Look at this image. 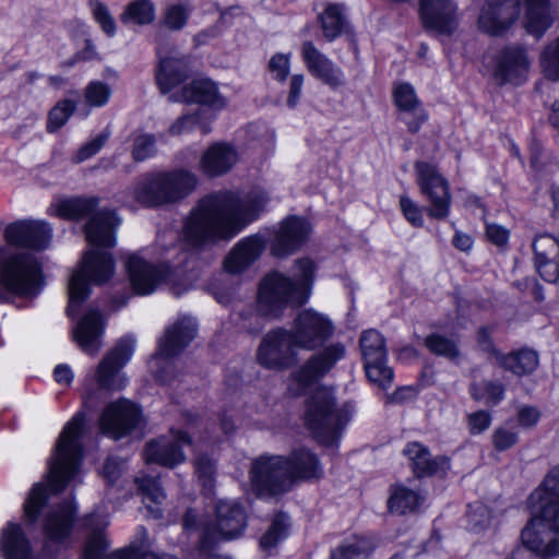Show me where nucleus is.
<instances>
[{
  "instance_id": "60",
  "label": "nucleus",
  "mask_w": 559,
  "mask_h": 559,
  "mask_svg": "<svg viewBox=\"0 0 559 559\" xmlns=\"http://www.w3.org/2000/svg\"><path fill=\"white\" fill-rule=\"evenodd\" d=\"M491 415L487 411H477L467 416V427L472 435H479L491 425Z\"/></svg>"
},
{
  "instance_id": "12",
  "label": "nucleus",
  "mask_w": 559,
  "mask_h": 559,
  "mask_svg": "<svg viewBox=\"0 0 559 559\" xmlns=\"http://www.w3.org/2000/svg\"><path fill=\"white\" fill-rule=\"evenodd\" d=\"M247 526V514L241 504L234 500H221L215 507V521L202 527V550L215 540H230L240 537Z\"/></svg>"
},
{
  "instance_id": "9",
  "label": "nucleus",
  "mask_w": 559,
  "mask_h": 559,
  "mask_svg": "<svg viewBox=\"0 0 559 559\" xmlns=\"http://www.w3.org/2000/svg\"><path fill=\"white\" fill-rule=\"evenodd\" d=\"M197 323L191 317H181L167 328L158 342V350L150 361L157 381L168 383L174 379L171 357L179 354L194 338Z\"/></svg>"
},
{
  "instance_id": "42",
  "label": "nucleus",
  "mask_w": 559,
  "mask_h": 559,
  "mask_svg": "<svg viewBox=\"0 0 559 559\" xmlns=\"http://www.w3.org/2000/svg\"><path fill=\"white\" fill-rule=\"evenodd\" d=\"M321 28L328 40H333L341 35L345 26L344 7L329 4L320 15Z\"/></svg>"
},
{
  "instance_id": "7",
  "label": "nucleus",
  "mask_w": 559,
  "mask_h": 559,
  "mask_svg": "<svg viewBox=\"0 0 559 559\" xmlns=\"http://www.w3.org/2000/svg\"><path fill=\"white\" fill-rule=\"evenodd\" d=\"M296 280L272 272L260 283L258 306L264 314L277 316L284 308L305 304L310 294L313 263L301 259L296 263Z\"/></svg>"
},
{
  "instance_id": "59",
  "label": "nucleus",
  "mask_w": 559,
  "mask_h": 559,
  "mask_svg": "<svg viewBox=\"0 0 559 559\" xmlns=\"http://www.w3.org/2000/svg\"><path fill=\"white\" fill-rule=\"evenodd\" d=\"M289 53H275L269 62V70L272 76L280 82H284L290 69Z\"/></svg>"
},
{
  "instance_id": "3",
  "label": "nucleus",
  "mask_w": 559,
  "mask_h": 559,
  "mask_svg": "<svg viewBox=\"0 0 559 559\" xmlns=\"http://www.w3.org/2000/svg\"><path fill=\"white\" fill-rule=\"evenodd\" d=\"M265 202V197L260 193L245 198L231 191L209 194L187 218L183 237L191 246L230 239L258 217Z\"/></svg>"
},
{
  "instance_id": "13",
  "label": "nucleus",
  "mask_w": 559,
  "mask_h": 559,
  "mask_svg": "<svg viewBox=\"0 0 559 559\" xmlns=\"http://www.w3.org/2000/svg\"><path fill=\"white\" fill-rule=\"evenodd\" d=\"M296 349L288 330L274 329L262 337L257 349V361L269 370H286L297 361Z\"/></svg>"
},
{
  "instance_id": "56",
  "label": "nucleus",
  "mask_w": 559,
  "mask_h": 559,
  "mask_svg": "<svg viewBox=\"0 0 559 559\" xmlns=\"http://www.w3.org/2000/svg\"><path fill=\"white\" fill-rule=\"evenodd\" d=\"M195 473L205 488H211L216 472L215 463L207 455L200 454L195 459Z\"/></svg>"
},
{
  "instance_id": "38",
  "label": "nucleus",
  "mask_w": 559,
  "mask_h": 559,
  "mask_svg": "<svg viewBox=\"0 0 559 559\" xmlns=\"http://www.w3.org/2000/svg\"><path fill=\"white\" fill-rule=\"evenodd\" d=\"M156 5L152 0H133L129 2L120 14L124 25L145 26L155 21Z\"/></svg>"
},
{
  "instance_id": "53",
  "label": "nucleus",
  "mask_w": 559,
  "mask_h": 559,
  "mask_svg": "<svg viewBox=\"0 0 559 559\" xmlns=\"http://www.w3.org/2000/svg\"><path fill=\"white\" fill-rule=\"evenodd\" d=\"M90 8L95 21L99 24L104 33L109 37L116 34V22L108 8L99 0H90Z\"/></svg>"
},
{
  "instance_id": "29",
  "label": "nucleus",
  "mask_w": 559,
  "mask_h": 559,
  "mask_svg": "<svg viewBox=\"0 0 559 559\" xmlns=\"http://www.w3.org/2000/svg\"><path fill=\"white\" fill-rule=\"evenodd\" d=\"M0 555L2 559H33L31 542L20 524L8 523L2 528Z\"/></svg>"
},
{
  "instance_id": "25",
  "label": "nucleus",
  "mask_w": 559,
  "mask_h": 559,
  "mask_svg": "<svg viewBox=\"0 0 559 559\" xmlns=\"http://www.w3.org/2000/svg\"><path fill=\"white\" fill-rule=\"evenodd\" d=\"M420 16L427 28L451 34L457 25L456 5L451 0H420Z\"/></svg>"
},
{
  "instance_id": "58",
  "label": "nucleus",
  "mask_w": 559,
  "mask_h": 559,
  "mask_svg": "<svg viewBox=\"0 0 559 559\" xmlns=\"http://www.w3.org/2000/svg\"><path fill=\"white\" fill-rule=\"evenodd\" d=\"M519 440L518 432L507 427H498L491 436V441L496 450L506 451L516 444Z\"/></svg>"
},
{
  "instance_id": "19",
  "label": "nucleus",
  "mask_w": 559,
  "mask_h": 559,
  "mask_svg": "<svg viewBox=\"0 0 559 559\" xmlns=\"http://www.w3.org/2000/svg\"><path fill=\"white\" fill-rule=\"evenodd\" d=\"M520 14V0H484L477 26L487 35L500 37L515 25Z\"/></svg>"
},
{
  "instance_id": "31",
  "label": "nucleus",
  "mask_w": 559,
  "mask_h": 559,
  "mask_svg": "<svg viewBox=\"0 0 559 559\" xmlns=\"http://www.w3.org/2000/svg\"><path fill=\"white\" fill-rule=\"evenodd\" d=\"M523 25L528 34L540 38L554 22L550 0H523Z\"/></svg>"
},
{
  "instance_id": "37",
  "label": "nucleus",
  "mask_w": 559,
  "mask_h": 559,
  "mask_svg": "<svg viewBox=\"0 0 559 559\" xmlns=\"http://www.w3.org/2000/svg\"><path fill=\"white\" fill-rule=\"evenodd\" d=\"M114 559H177L173 556H159L152 551V544L144 527L136 531L133 542L127 548L117 550Z\"/></svg>"
},
{
  "instance_id": "1",
  "label": "nucleus",
  "mask_w": 559,
  "mask_h": 559,
  "mask_svg": "<svg viewBox=\"0 0 559 559\" xmlns=\"http://www.w3.org/2000/svg\"><path fill=\"white\" fill-rule=\"evenodd\" d=\"M97 206L98 199L94 197L66 199L55 205L56 215L66 219H81L93 214L85 225L86 240L92 248L84 253L69 282V316L75 314L90 295V283L104 284L115 272L112 257L106 250L116 245L115 231L120 219L109 210L95 212Z\"/></svg>"
},
{
  "instance_id": "50",
  "label": "nucleus",
  "mask_w": 559,
  "mask_h": 559,
  "mask_svg": "<svg viewBox=\"0 0 559 559\" xmlns=\"http://www.w3.org/2000/svg\"><path fill=\"white\" fill-rule=\"evenodd\" d=\"M540 67L546 78L552 81L559 80V37L543 50Z\"/></svg>"
},
{
  "instance_id": "62",
  "label": "nucleus",
  "mask_w": 559,
  "mask_h": 559,
  "mask_svg": "<svg viewBox=\"0 0 559 559\" xmlns=\"http://www.w3.org/2000/svg\"><path fill=\"white\" fill-rule=\"evenodd\" d=\"M536 270L539 275L549 283L559 280V257L555 259H545L535 261Z\"/></svg>"
},
{
  "instance_id": "10",
  "label": "nucleus",
  "mask_w": 559,
  "mask_h": 559,
  "mask_svg": "<svg viewBox=\"0 0 559 559\" xmlns=\"http://www.w3.org/2000/svg\"><path fill=\"white\" fill-rule=\"evenodd\" d=\"M305 421L320 441L335 440L345 421L335 408L334 394L330 389L320 386L313 391L306 407Z\"/></svg>"
},
{
  "instance_id": "34",
  "label": "nucleus",
  "mask_w": 559,
  "mask_h": 559,
  "mask_svg": "<svg viewBox=\"0 0 559 559\" xmlns=\"http://www.w3.org/2000/svg\"><path fill=\"white\" fill-rule=\"evenodd\" d=\"M103 318L98 311H90L76 325L74 338L79 346L88 354H95L100 347Z\"/></svg>"
},
{
  "instance_id": "20",
  "label": "nucleus",
  "mask_w": 559,
  "mask_h": 559,
  "mask_svg": "<svg viewBox=\"0 0 559 559\" xmlns=\"http://www.w3.org/2000/svg\"><path fill=\"white\" fill-rule=\"evenodd\" d=\"M190 444L191 440L185 432L171 430L169 436H163L148 442L144 457L147 463L173 468L186 461L183 447Z\"/></svg>"
},
{
  "instance_id": "14",
  "label": "nucleus",
  "mask_w": 559,
  "mask_h": 559,
  "mask_svg": "<svg viewBox=\"0 0 559 559\" xmlns=\"http://www.w3.org/2000/svg\"><path fill=\"white\" fill-rule=\"evenodd\" d=\"M415 173L420 192L430 202L429 216L437 219L448 217L451 194L447 179L438 171L436 166L427 162H417Z\"/></svg>"
},
{
  "instance_id": "17",
  "label": "nucleus",
  "mask_w": 559,
  "mask_h": 559,
  "mask_svg": "<svg viewBox=\"0 0 559 559\" xmlns=\"http://www.w3.org/2000/svg\"><path fill=\"white\" fill-rule=\"evenodd\" d=\"M359 344L368 379L382 388L390 385L393 370L386 365L388 352L383 336L370 329L362 332Z\"/></svg>"
},
{
  "instance_id": "6",
  "label": "nucleus",
  "mask_w": 559,
  "mask_h": 559,
  "mask_svg": "<svg viewBox=\"0 0 559 559\" xmlns=\"http://www.w3.org/2000/svg\"><path fill=\"white\" fill-rule=\"evenodd\" d=\"M194 253L182 251L178 261L153 265L138 254L128 259L127 271L134 292L139 295L153 293L162 283L169 285L176 296L189 290L199 277Z\"/></svg>"
},
{
  "instance_id": "55",
  "label": "nucleus",
  "mask_w": 559,
  "mask_h": 559,
  "mask_svg": "<svg viewBox=\"0 0 559 559\" xmlns=\"http://www.w3.org/2000/svg\"><path fill=\"white\" fill-rule=\"evenodd\" d=\"M156 141L151 134H140L135 138L132 155L136 162L152 157L156 152Z\"/></svg>"
},
{
  "instance_id": "36",
  "label": "nucleus",
  "mask_w": 559,
  "mask_h": 559,
  "mask_svg": "<svg viewBox=\"0 0 559 559\" xmlns=\"http://www.w3.org/2000/svg\"><path fill=\"white\" fill-rule=\"evenodd\" d=\"M404 453L412 461L414 472L418 476L430 475L440 468L445 469L449 467V460L447 457H439L432 460L428 450L419 443H409Z\"/></svg>"
},
{
  "instance_id": "32",
  "label": "nucleus",
  "mask_w": 559,
  "mask_h": 559,
  "mask_svg": "<svg viewBox=\"0 0 559 559\" xmlns=\"http://www.w3.org/2000/svg\"><path fill=\"white\" fill-rule=\"evenodd\" d=\"M188 64L183 58L165 57L159 59L156 82L163 94L171 93L188 78Z\"/></svg>"
},
{
  "instance_id": "47",
  "label": "nucleus",
  "mask_w": 559,
  "mask_h": 559,
  "mask_svg": "<svg viewBox=\"0 0 559 559\" xmlns=\"http://www.w3.org/2000/svg\"><path fill=\"white\" fill-rule=\"evenodd\" d=\"M425 344L431 353L447 359L454 360L460 356L457 341L454 338L435 333L426 337Z\"/></svg>"
},
{
  "instance_id": "39",
  "label": "nucleus",
  "mask_w": 559,
  "mask_h": 559,
  "mask_svg": "<svg viewBox=\"0 0 559 559\" xmlns=\"http://www.w3.org/2000/svg\"><path fill=\"white\" fill-rule=\"evenodd\" d=\"M498 365L518 376L533 372L538 366V355L534 350L523 349L498 356Z\"/></svg>"
},
{
  "instance_id": "26",
  "label": "nucleus",
  "mask_w": 559,
  "mask_h": 559,
  "mask_svg": "<svg viewBox=\"0 0 559 559\" xmlns=\"http://www.w3.org/2000/svg\"><path fill=\"white\" fill-rule=\"evenodd\" d=\"M171 102L197 103L221 110L226 99L221 95L216 84L207 79H199L186 85L180 92L170 94Z\"/></svg>"
},
{
  "instance_id": "11",
  "label": "nucleus",
  "mask_w": 559,
  "mask_h": 559,
  "mask_svg": "<svg viewBox=\"0 0 559 559\" xmlns=\"http://www.w3.org/2000/svg\"><path fill=\"white\" fill-rule=\"evenodd\" d=\"M286 456L263 454L254 459L250 467L253 488L260 496H277L288 491L290 478Z\"/></svg>"
},
{
  "instance_id": "51",
  "label": "nucleus",
  "mask_w": 559,
  "mask_h": 559,
  "mask_svg": "<svg viewBox=\"0 0 559 559\" xmlns=\"http://www.w3.org/2000/svg\"><path fill=\"white\" fill-rule=\"evenodd\" d=\"M76 108L75 102L71 99L60 100L49 112L47 129L49 132L61 128Z\"/></svg>"
},
{
  "instance_id": "49",
  "label": "nucleus",
  "mask_w": 559,
  "mask_h": 559,
  "mask_svg": "<svg viewBox=\"0 0 559 559\" xmlns=\"http://www.w3.org/2000/svg\"><path fill=\"white\" fill-rule=\"evenodd\" d=\"M394 102L401 115L411 114L421 107L414 87L408 83H399L394 87Z\"/></svg>"
},
{
  "instance_id": "40",
  "label": "nucleus",
  "mask_w": 559,
  "mask_h": 559,
  "mask_svg": "<svg viewBox=\"0 0 559 559\" xmlns=\"http://www.w3.org/2000/svg\"><path fill=\"white\" fill-rule=\"evenodd\" d=\"M213 117L207 115L205 110L198 109L194 112L185 114L179 117L170 127L171 135H181L192 132L197 127L203 134L211 131V122Z\"/></svg>"
},
{
  "instance_id": "2",
  "label": "nucleus",
  "mask_w": 559,
  "mask_h": 559,
  "mask_svg": "<svg viewBox=\"0 0 559 559\" xmlns=\"http://www.w3.org/2000/svg\"><path fill=\"white\" fill-rule=\"evenodd\" d=\"M52 237L50 225L43 221H20L4 230L5 245L0 246V300L11 295L33 297L44 286L36 257L25 249L45 250Z\"/></svg>"
},
{
  "instance_id": "8",
  "label": "nucleus",
  "mask_w": 559,
  "mask_h": 559,
  "mask_svg": "<svg viewBox=\"0 0 559 559\" xmlns=\"http://www.w3.org/2000/svg\"><path fill=\"white\" fill-rule=\"evenodd\" d=\"M197 183V176L185 169L146 173L130 189V195L140 205L159 206L185 199Z\"/></svg>"
},
{
  "instance_id": "46",
  "label": "nucleus",
  "mask_w": 559,
  "mask_h": 559,
  "mask_svg": "<svg viewBox=\"0 0 559 559\" xmlns=\"http://www.w3.org/2000/svg\"><path fill=\"white\" fill-rule=\"evenodd\" d=\"M192 12L189 4L176 2L166 5L163 10L162 24L169 31L182 29Z\"/></svg>"
},
{
  "instance_id": "44",
  "label": "nucleus",
  "mask_w": 559,
  "mask_h": 559,
  "mask_svg": "<svg viewBox=\"0 0 559 559\" xmlns=\"http://www.w3.org/2000/svg\"><path fill=\"white\" fill-rule=\"evenodd\" d=\"M135 484L138 486V489L143 495L144 500H148V501L153 502L154 504H156V508L147 506L151 513L155 518L160 516V510H159L158 506L164 503V501L166 499V495H165L164 490L160 488L157 479L154 477H151V476H140V477H136Z\"/></svg>"
},
{
  "instance_id": "21",
  "label": "nucleus",
  "mask_w": 559,
  "mask_h": 559,
  "mask_svg": "<svg viewBox=\"0 0 559 559\" xmlns=\"http://www.w3.org/2000/svg\"><path fill=\"white\" fill-rule=\"evenodd\" d=\"M301 58L309 73L323 84L333 90L345 85L346 78L343 70L322 53L312 41L302 43Z\"/></svg>"
},
{
  "instance_id": "27",
  "label": "nucleus",
  "mask_w": 559,
  "mask_h": 559,
  "mask_svg": "<svg viewBox=\"0 0 559 559\" xmlns=\"http://www.w3.org/2000/svg\"><path fill=\"white\" fill-rule=\"evenodd\" d=\"M239 159L237 150L225 142H217L207 147L201 156L200 169L210 177L228 173Z\"/></svg>"
},
{
  "instance_id": "16",
  "label": "nucleus",
  "mask_w": 559,
  "mask_h": 559,
  "mask_svg": "<svg viewBox=\"0 0 559 559\" xmlns=\"http://www.w3.org/2000/svg\"><path fill=\"white\" fill-rule=\"evenodd\" d=\"M288 332L298 349L312 350L333 335L334 324L321 312L305 310L296 317Z\"/></svg>"
},
{
  "instance_id": "64",
  "label": "nucleus",
  "mask_w": 559,
  "mask_h": 559,
  "mask_svg": "<svg viewBox=\"0 0 559 559\" xmlns=\"http://www.w3.org/2000/svg\"><path fill=\"white\" fill-rule=\"evenodd\" d=\"M477 346L478 348L489 354L498 364V356H503L496 347L490 337V331L487 328H480L477 331Z\"/></svg>"
},
{
  "instance_id": "23",
  "label": "nucleus",
  "mask_w": 559,
  "mask_h": 559,
  "mask_svg": "<svg viewBox=\"0 0 559 559\" xmlns=\"http://www.w3.org/2000/svg\"><path fill=\"white\" fill-rule=\"evenodd\" d=\"M311 231L309 223L301 217L290 216L284 219L275 233L272 253L285 257L295 252L308 239Z\"/></svg>"
},
{
  "instance_id": "43",
  "label": "nucleus",
  "mask_w": 559,
  "mask_h": 559,
  "mask_svg": "<svg viewBox=\"0 0 559 559\" xmlns=\"http://www.w3.org/2000/svg\"><path fill=\"white\" fill-rule=\"evenodd\" d=\"M418 495L402 485L391 488V495L388 501L389 509L393 513L405 514L412 512L418 506Z\"/></svg>"
},
{
  "instance_id": "33",
  "label": "nucleus",
  "mask_w": 559,
  "mask_h": 559,
  "mask_svg": "<svg viewBox=\"0 0 559 559\" xmlns=\"http://www.w3.org/2000/svg\"><path fill=\"white\" fill-rule=\"evenodd\" d=\"M290 487L297 479H312L322 476V466L314 453L306 448L293 451L288 456Z\"/></svg>"
},
{
  "instance_id": "4",
  "label": "nucleus",
  "mask_w": 559,
  "mask_h": 559,
  "mask_svg": "<svg viewBox=\"0 0 559 559\" xmlns=\"http://www.w3.org/2000/svg\"><path fill=\"white\" fill-rule=\"evenodd\" d=\"M85 415L76 413L64 426L57 441L55 452L49 461L48 488L35 484L23 504V519L28 525L37 522L41 509L46 506L49 492L62 491L80 471L83 449L80 437L84 427Z\"/></svg>"
},
{
  "instance_id": "61",
  "label": "nucleus",
  "mask_w": 559,
  "mask_h": 559,
  "mask_svg": "<svg viewBox=\"0 0 559 559\" xmlns=\"http://www.w3.org/2000/svg\"><path fill=\"white\" fill-rule=\"evenodd\" d=\"M107 138L108 135L106 134L97 135L91 142L84 144L80 150H78L76 153L73 155L72 160L74 163H82L85 159L92 157L104 146L105 142L107 141Z\"/></svg>"
},
{
  "instance_id": "52",
  "label": "nucleus",
  "mask_w": 559,
  "mask_h": 559,
  "mask_svg": "<svg viewBox=\"0 0 559 559\" xmlns=\"http://www.w3.org/2000/svg\"><path fill=\"white\" fill-rule=\"evenodd\" d=\"M111 96V90L108 84L100 81H92L87 84L84 92V99L88 106H105Z\"/></svg>"
},
{
  "instance_id": "48",
  "label": "nucleus",
  "mask_w": 559,
  "mask_h": 559,
  "mask_svg": "<svg viewBox=\"0 0 559 559\" xmlns=\"http://www.w3.org/2000/svg\"><path fill=\"white\" fill-rule=\"evenodd\" d=\"M288 535V516L281 513L277 514L267 530L261 537L260 545L263 549H271L275 547L281 540Z\"/></svg>"
},
{
  "instance_id": "18",
  "label": "nucleus",
  "mask_w": 559,
  "mask_h": 559,
  "mask_svg": "<svg viewBox=\"0 0 559 559\" xmlns=\"http://www.w3.org/2000/svg\"><path fill=\"white\" fill-rule=\"evenodd\" d=\"M134 338L122 337L99 362L95 381L103 390L119 391L127 385V378L121 369L130 360L134 350Z\"/></svg>"
},
{
  "instance_id": "63",
  "label": "nucleus",
  "mask_w": 559,
  "mask_h": 559,
  "mask_svg": "<svg viewBox=\"0 0 559 559\" xmlns=\"http://www.w3.org/2000/svg\"><path fill=\"white\" fill-rule=\"evenodd\" d=\"M486 236L491 243H493L497 247L503 248L507 246L509 241L510 231L501 225L487 224Z\"/></svg>"
},
{
  "instance_id": "57",
  "label": "nucleus",
  "mask_w": 559,
  "mask_h": 559,
  "mask_svg": "<svg viewBox=\"0 0 559 559\" xmlns=\"http://www.w3.org/2000/svg\"><path fill=\"white\" fill-rule=\"evenodd\" d=\"M400 207L406 221L415 227L424 225L423 211L408 195L400 198Z\"/></svg>"
},
{
  "instance_id": "45",
  "label": "nucleus",
  "mask_w": 559,
  "mask_h": 559,
  "mask_svg": "<svg viewBox=\"0 0 559 559\" xmlns=\"http://www.w3.org/2000/svg\"><path fill=\"white\" fill-rule=\"evenodd\" d=\"M372 543L365 537H354L332 552V559H367Z\"/></svg>"
},
{
  "instance_id": "54",
  "label": "nucleus",
  "mask_w": 559,
  "mask_h": 559,
  "mask_svg": "<svg viewBox=\"0 0 559 559\" xmlns=\"http://www.w3.org/2000/svg\"><path fill=\"white\" fill-rule=\"evenodd\" d=\"M535 261L559 257V241L550 235H540L533 242Z\"/></svg>"
},
{
  "instance_id": "28",
  "label": "nucleus",
  "mask_w": 559,
  "mask_h": 559,
  "mask_svg": "<svg viewBox=\"0 0 559 559\" xmlns=\"http://www.w3.org/2000/svg\"><path fill=\"white\" fill-rule=\"evenodd\" d=\"M75 516V507L72 502L63 503L47 512L43 520V530L46 538L51 543L66 540L71 533Z\"/></svg>"
},
{
  "instance_id": "30",
  "label": "nucleus",
  "mask_w": 559,
  "mask_h": 559,
  "mask_svg": "<svg viewBox=\"0 0 559 559\" xmlns=\"http://www.w3.org/2000/svg\"><path fill=\"white\" fill-rule=\"evenodd\" d=\"M264 240L253 236L239 241L224 261L225 270L238 274L252 264L261 254Z\"/></svg>"
},
{
  "instance_id": "41",
  "label": "nucleus",
  "mask_w": 559,
  "mask_h": 559,
  "mask_svg": "<svg viewBox=\"0 0 559 559\" xmlns=\"http://www.w3.org/2000/svg\"><path fill=\"white\" fill-rule=\"evenodd\" d=\"M506 388L501 382L484 379L474 381L469 386L473 400L486 406H496L504 399Z\"/></svg>"
},
{
  "instance_id": "5",
  "label": "nucleus",
  "mask_w": 559,
  "mask_h": 559,
  "mask_svg": "<svg viewBox=\"0 0 559 559\" xmlns=\"http://www.w3.org/2000/svg\"><path fill=\"white\" fill-rule=\"evenodd\" d=\"M530 501L533 516L521 532L523 546L543 558L559 555V465L547 473Z\"/></svg>"
},
{
  "instance_id": "15",
  "label": "nucleus",
  "mask_w": 559,
  "mask_h": 559,
  "mask_svg": "<svg viewBox=\"0 0 559 559\" xmlns=\"http://www.w3.org/2000/svg\"><path fill=\"white\" fill-rule=\"evenodd\" d=\"M346 348L342 343H333L313 355L292 374L289 391L293 395L302 394L310 385L325 376L334 365L343 359Z\"/></svg>"
},
{
  "instance_id": "35",
  "label": "nucleus",
  "mask_w": 559,
  "mask_h": 559,
  "mask_svg": "<svg viewBox=\"0 0 559 559\" xmlns=\"http://www.w3.org/2000/svg\"><path fill=\"white\" fill-rule=\"evenodd\" d=\"M108 519L105 515L92 513L85 519V525L91 530V536L87 539L83 551V559H104L108 548L103 530L108 525Z\"/></svg>"
},
{
  "instance_id": "22",
  "label": "nucleus",
  "mask_w": 559,
  "mask_h": 559,
  "mask_svg": "<svg viewBox=\"0 0 559 559\" xmlns=\"http://www.w3.org/2000/svg\"><path fill=\"white\" fill-rule=\"evenodd\" d=\"M141 421V413L135 404L128 400L110 403L100 417L102 430L119 439L134 429Z\"/></svg>"
},
{
  "instance_id": "24",
  "label": "nucleus",
  "mask_w": 559,
  "mask_h": 559,
  "mask_svg": "<svg viewBox=\"0 0 559 559\" xmlns=\"http://www.w3.org/2000/svg\"><path fill=\"white\" fill-rule=\"evenodd\" d=\"M528 69L530 61L525 50L519 47H507L496 58L493 78L500 85L519 84L526 79Z\"/></svg>"
}]
</instances>
